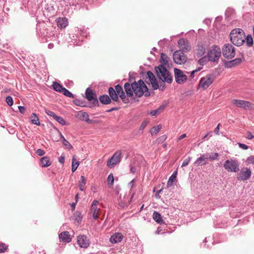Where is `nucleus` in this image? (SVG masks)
Masks as SVG:
<instances>
[{"instance_id":"nucleus-38","label":"nucleus","mask_w":254,"mask_h":254,"mask_svg":"<svg viewBox=\"0 0 254 254\" xmlns=\"http://www.w3.org/2000/svg\"><path fill=\"white\" fill-rule=\"evenodd\" d=\"M169 59V58L165 54L161 53V62L162 63L164 64H168Z\"/></svg>"},{"instance_id":"nucleus-57","label":"nucleus","mask_w":254,"mask_h":254,"mask_svg":"<svg viewBox=\"0 0 254 254\" xmlns=\"http://www.w3.org/2000/svg\"><path fill=\"white\" fill-rule=\"evenodd\" d=\"M254 137V136L250 132H248L247 133V138L249 139H252Z\"/></svg>"},{"instance_id":"nucleus-21","label":"nucleus","mask_w":254,"mask_h":254,"mask_svg":"<svg viewBox=\"0 0 254 254\" xmlns=\"http://www.w3.org/2000/svg\"><path fill=\"white\" fill-rule=\"evenodd\" d=\"M123 239V235L121 233H116L110 238V242L113 244L120 242Z\"/></svg>"},{"instance_id":"nucleus-47","label":"nucleus","mask_w":254,"mask_h":254,"mask_svg":"<svg viewBox=\"0 0 254 254\" xmlns=\"http://www.w3.org/2000/svg\"><path fill=\"white\" fill-rule=\"evenodd\" d=\"M219 155L218 153H211L208 157V159L210 160H214L217 159Z\"/></svg>"},{"instance_id":"nucleus-34","label":"nucleus","mask_w":254,"mask_h":254,"mask_svg":"<svg viewBox=\"0 0 254 254\" xmlns=\"http://www.w3.org/2000/svg\"><path fill=\"white\" fill-rule=\"evenodd\" d=\"M85 184L86 181L84 177L83 176H81L80 177V180L78 183L79 188L81 191H83L84 190Z\"/></svg>"},{"instance_id":"nucleus-49","label":"nucleus","mask_w":254,"mask_h":254,"mask_svg":"<svg viewBox=\"0 0 254 254\" xmlns=\"http://www.w3.org/2000/svg\"><path fill=\"white\" fill-rule=\"evenodd\" d=\"M246 162L247 164H254V156H250L248 157L246 160Z\"/></svg>"},{"instance_id":"nucleus-54","label":"nucleus","mask_w":254,"mask_h":254,"mask_svg":"<svg viewBox=\"0 0 254 254\" xmlns=\"http://www.w3.org/2000/svg\"><path fill=\"white\" fill-rule=\"evenodd\" d=\"M147 125V122L146 121L142 122L140 127H139V129L140 130L143 129L146 127Z\"/></svg>"},{"instance_id":"nucleus-45","label":"nucleus","mask_w":254,"mask_h":254,"mask_svg":"<svg viewBox=\"0 0 254 254\" xmlns=\"http://www.w3.org/2000/svg\"><path fill=\"white\" fill-rule=\"evenodd\" d=\"M207 60V59L206 58V57H203L198 60V63L201 66H203L206 64Z\"/></svg>"},{"instance_id":"nucleus-24","label":"nucleus","mask_w":254,"mask_h":254,"mask_svg":"<svg viewBox=\"0 0 254 254\" xmlns=\"http://www.w3.org/2000/svg\"><path fill=\"white\" fill-rule=\"evenodd\" d=\"M208 159V153H205L201 155L200 157L198 158L195 163L198 165L200 164L202 161H203V163L202 164L203 165H206L207 162L206 161Z\"/></svg>"},{"instance_id":"nucleus-56","label":"nucleus","mask_w":254,"mask_h":254,"mask_svg":"<svg viewBox=\"0 0 254 254\" xmlns=\"http://www.w3.org/2000/svg\"><path fill=\"white\" fill-rule=\"evenodd\" d=\"M18 109H19V112L22 114H23L25 111V107L23 106H19Z\"/></svg>"},{"instance_id":"nucleus-13","label":"nucleus","mask_w":254,"mask_h":254,"mask_svg":"<svg viewBox=\"0 0 254 254\" xmlns=\"http://www.w3.org/2000/svg\"><path fill=\"white\" fill-rule=\"evenodd\" d=\"M77 243L81 248H87L90 244L89 239L85 235H79L77 237Z\"/></svg>"},{"instance_id":"nucleus-63","label":"nucleus","mask_w":254,"mask_h":254,"mask_svg":"<svg viewBox=\"0 0 254 254\" xmlns=\"http://www.w3.org/2000/svg\"><path fill=\"white\" fill-rule=\"evenodd\" d=\"M203 22L205 23L207 25H208L210 24L209 20L208 19H205L204 20Z\"/></svg>"},{"instance_id":"nucleus-20","label":"nucleus","mask_w":254,"mask_h":254,"mask_svg":"<svg viewBox=\"0 0 254 254\" xmlns=\"http://www.w3.org/2000/svg\"><path fill=\"white\" fill-rule=\"evenodd\" d=\"M58 27L60 28L66 27L68 24V19L66 17H59L56 20Z\"/></svg>"},{"instance_id":"nucleus-64","label":"nucleus","mask_w":254,"mask_h":254,"mask_svg":"<svg viewBox=\"0 0 254 254\" xmlns=\"http://www.w3.org/2000/svg\"><path fill=\"white\" fill-rule=\"evenodd\" d=\"M133 183H134V180H132L131 181H130L129 183H128V185L131 188L133 187Z\"/></svg>"},{"instance_id":"nucleus-19","label":"nucleus","mask_w":254,"mask_h":254,"mask_svg":"<svg viewBox=\"0 0 254 254\" xmlns=\"http://www.w3.org/2000/svg\"><path fill=\"white\" fill-rule=\"evenodd\" d=\"M242 62L241 58H236L229 61H226L224 63L225 66L227 68H231L239 64Z\"/></svg>"},{"instance_id":"nucleus-31","label":"nucleus","mask_w":254,"mask_h":254,"mask_svg":"<svg viewBox=\"0 0 254 254\" xmlns=\"http://www.w3.org/2000/svg\"><path fill=\"white\" fill-rule=\"evenodd\" d=\"M100 102L103 104H109L111 103V98L107 95H103L99 97Z\"/></svg>"},{"instance_id":"nucleus-17","label":"nucleus","mask_w":254,"mask_h":254,"mask_svg":"<svg viewBox=\"0 0 254 254\" xmlns=\"http://www.w3.org/2000/svg\"><path fill=\"white\" fill-rule=\"evenodd\" d=\"M147 75L152 85V88L154 90H156L159 88V84L153 73L151 71H148L147 72Z\"/></svg>"},{"instance_id":"nucleus-3","label":"nucleus","mask_w":254,"mask_h":254,"mask_svg":"<svg viewBox=\"0 0 254 254\" xmlns=\"http://www.w3.org/2000/svg\"><path fill=\"white\" fill-rule=\"evenodd\" d=\"M155 71L159 79L167 83H171L173 81L172 76L167 68L162 64L155 67Z\"/></svg>"},{"instance_id":"nucleus-32","label":"nucleus","mask_w":254,"mask_h":254,"mask_svg":"<svg viewBox=\"0 0 254 254\" xmlns=\"http://www.w3.org/2000/svg\"><path fill=\"white\" fill-rule=\"evenodd\" d=\"M31 123L32 124L36 125L37 126L40 125L39 118L37 117L36 114L32 113L30 117Z\"/></svg>"},{"instance_id":"nucleus-28","label":"nucleus","mask_w":254,"mask_h":254,"mask_svg":"<svg viewBox=\"0 0 254 254\" xmlns=\"http://www.w3.org/2000/svg\"><path fill=\"white\" fill-rule=\"evenodd\" d=\"M197 54L200 56H202L206 52V49L204 45L202 43H199L197 46Z\"/></svg>"},{"instance_id":"nucleus-53","label":"nucleus","mask_w":254,"mask_h":254,"mask_svg":"<svg viewBox=\"0 0 254 254\" xmlns=\"http://www.w3.org/2000/svg\"><path fill=\"white\" fill-rule=\"evenodd\" d=\"M165 81H161L160 82V85H159V90L163 91L165 88Z\"/></svg>"},{"instance_id":"nucleus-9","label":"nucleus","mask_w":254,"mask_h":254,"mask_svg":"<svg viewBox=\"0 0 254 254\" xmlns=\"http://www.w3.org/2000/svg\"><path fill=\"white\" fill-rule=\"evenodd\" d=\"M252 172L249 168L244 167L241 169L240 172L237 174L238 181H246L250 179Z\"/></svg>"},{"instance_id":"nucleus-59","label":"nucleus","mask_w":254,"mask_h":254,"mask_svg":"<svg viewBox=\"0 0 254 254\" xmlns=\"http://www.w3.org/2000/svg\"><path fill=\"white\" fill-rule=\"evenodd\" d=\"M59 162L63 164L64 163V156H61L59 158Z\"/></svg>"},{"instance_id":"nucleus-55","label":"nucleus","mask_w":254,"mask_h":254,"mask_svg":"<svg viewBox=\"0 0 254 254\" xmlns=\"http://www.w3.org/2000/svg\"><path fill=\"white\" fill-rule=\"evenodd\" d=\"M238 145L241 148L244 150H247L248 148V146L247 145L243 143H239Z\"/></svg>"},{"instance_id":"nucleus-5","label":"nucleus","mask_w":254,"mask_h":254,"mask_svg":"<svg viewBox=\"0 0 254 254\" xmlns=\"http://www.w3.org/2000/svg\"><path fill=\"white\" fill-rule=\"evenodd\" d=\"M223 167L228 172H237L239 170V164L235 159H231L225 161Z\"/></svg>"},{"instance_id":"nucleus-6","label":"nucleus","mask_w":254,"mask_h":254,"mask_svg":"<svg viewBox=\"0 0 254 254\" xmlns=\"http://www.w3.org/2000/svg\"><path fill=\"white\" fill-rule=\"evenodd\" d=\"M215 79V76L213 74L206 75L199 80L198 88L203 90L207 89L214 82Z\"/></svg>"},{"instance_id":"nucleus-14","label":"nucleus","mask_w":254,"mask_h":254,"mask_svg":"<svg viewBox=\"0 0 254 254\" xmlns=\"http://www.w3.org/2000/svg\"><path fill=\"white\" fill-rule=\"evenodd\" d=\"M232 104L237 107L245 109H249L251 108V103L248 101L242 100L234 99Z\"/></svg>"},{"instance_id":"nucleus-7","label":"nucleus","mask_w":254,"mask_h":254,"mask_svg":"<svg viewBox=\"0 0 254 254\" xmlns=\"http://www.w3.org/2000/svg\"><path fill=\"white\" fill-rule=\"evenodd\" d=\"M222 53L226 59H232L235 56V48L231 44H226L222 48Z\"/></svg>"},{"instance_id":"nucleus-30","label":"nucleus","mask_w":254,"mask_h":254,"mask_svg":"<svg viewBox=\"0 0 254 254\" xmlns=\"http://www.w3.org/2000/svg\"><path fill=\"white\" fill-rule=\"evenodd\" d=\"M73 103L76 106L85 107H89L91 108L92 106H88L86 104V103L85 101L79 99H75L73 101Z\"/></svg>"},{"instance_id":"nucleus-27","label":"nucleus","mask_w":254,"mask_h":254,"mask_svg":"<svg viewBox=\"0 0 254 254\" xmlns=\"http://www.w3.org/2000/svg\"><path fill=\"white\" fill-rule=\"evenodd\" d=\"M153 219L158 224H162L164 223V221L162 219V217L161 214L157 212L154 211L153 213Z\"/></svg>"},{"instance_id":"nucleus-25","label":"nucleus","mask_w":254,"mask_h":254,"mask_svg":"<svg viewBox=\"0 0 254 254\" xmlns=\"http://www.w3.org/2000/svg\"><path fill=\"white\" fill-rule=\"evenodd\" d=\"M109 93L111 98L114 101H117L119 99L118 95L116 89H114L113 87H110L109 88Z\"/></svg>"},{"instance_id":"nucleus-48","label":"nucleus","mask_w":254,"mask_h":254,"mask_svg":"<svg viewBox=\"0 0 254 254\" xmlns=\"http://www.w3.org/2000/svg\"><path fill=\"white\" fill-rule=\"evenodd\" d=\"M7 249V246L2 243H0V253H4Z\"/></svg>"},{"instance_id":"nucleus-4","label":"nucleus","mask_w":254,"mask_h":254,"mask_svg":"<svg viewBox=\"0 0 254 254\" xmlns=\"http://www.w3.org/2000/svg\"><path fill=\"white\" fill-rule=\"evenodd\" d=\"M221 54V51L219 47L213 45L208 51L207 59L210 62L218 63Z\"/></svg>"},{"instance_id":"nucleus-18","label":"nucleus","mask_w":254,"mask_h":254,"mask_svg":"<svg viewBox=\"0 0 254 254\" xmlns=\"http://www.w3.org/2000/svg\"><path fill=\"white\" fill-rule=\"evenodd\" d=\"M115 89L117 92L118 96H119L120 97L123 102L125 103L128 102V99L126 97L125 93L123 91L122 87L120 85H117L115 86Z\"/></svg>"},{"instance_id":"nucleus-35","label":"nucleus","mask_w":254,"mask_h":254,"mask_svg":"<svg viewBox=\"0 0 254 254\" xmlns=\"http://www.w3.org/2000/svg\"><path fill=\"white\" fill-rule=\"evenodd\" d=\"M53 89L59 92L62 93L64 87H63L60 84L54 82L53 83Z\"/></svg>"},{"instance_id":"nucleus-15","label":"nucleus","mask_w":254,"mask_h":254,"mask_svg":"<svg viewBox=\"0 0 254 254\" xmlns=\"http://www.w3.org/2000/svg\"><path fill=\"white\" fill-rule=\"evenodd\" d=\"M99 202L98 200H94L93 201L90 207L93 218L95 220H97L99 218L100 208H98L97 207V205L99 204Z\"/></svg>"},{"instance_id":"nucleus-50","label":"nucleus","mask_w":254,"mask_h":254,"mask_svg":"<svg viewBox=\"0 0 254 254\" xmlns=\"http://www.w3.org/2000/svg\"><path fill=\"white\" fill-rule=\"evenodd\" d=\"M190 160V157L189 158L185 159L182 164V167H184L187 166L189 164Z\"/></svg>"},{"instance_id":"nucleus-11","label":"nucleus","mask_w":254,"mask_h":254,"mask_svg":"<svg viewBox=\"0 0 254 254\" xmlns=\"http://www.w3.org/2000/svg\"><path fill=\"white\" fill-rule=\"evenodd\" d=\"M184 52L180 50L175 51L173 54V60L175 63L181 64L187 61V58Z\"/></svg>"},{"instance_id":"nucleus-60","label":"nucleus","mask_w":254,"mask_h":254,"mask_svg":"<svg viewBox=\"0 0 254 254\" xmlns=\"http://www.w3.org/2000/svg\"><path fill=\"white\" fill-rule=\"evenodd\" d=\"M130 172L132 173H135V172L136 171V168L131 165L130 166Z\"/></svg>"},{"instance_id":"nucleus-42","label":"nucleus","mask_w":254,"mask_h":254,"mask_svg":"<svg viewBox=\"0 0 254 254\" xmlns=\"http://www.w3.org/2000/svg\"><path fill=\"white\" fill-rule=\"evenodd\" d=\"M176 177H174V176H171L168 180L167 186L168 187H171L173 186L174 182L176 181Z\"/></svg>"},{"instance_id":"nucleus-51","label":"nucleus","mask_w":254,"mask_h":254,"mask_svg":"<svg viewBox=\"0 0 254 254\" xmlns=\"http://www.w3.org/2000/svg\"><path fill=\"white\" fill-rule=\"evenodd\" d=\"M202 69V67H198L197 68V69H195V70H192V71H191L190 72V77L192 78L194 77V74L195 72H197V71H199L200 70H201Z\"/></svg>"},{"instance_id":"nucleus-29","label":"nucleus","mask_w":254,"mask_h":254,"mask_svg":"<svg viewBox=\"0 0 254 254\" xmlns=\"http://www.w3.org/2000/svg\"><path fill=\"white\" fill-rule=\"evenodd\" d=\"M166 106V104H163L161 105L159 107H158L157 109L155 110L151 111L149 114L152 116H156L157 114H160L161 113L165 108Z\"/></svg>"},{"instance_id":"nucleus-36","label":"nucleus","mask_w":254,"mask_h":254,"mask_svg":"<svg viewBox=\"0 0 254 254\" xmlns=\"http://www.w3.org/2000/svg\"><path fill=\"white\" fill-rule=\"evenodd\" d=\"M79 165V162L75 159V157L73 156L72 159V166H71V171L72 172L75 171L77 169V167Z\"/></svg>"},{"instance_id":"nucleus-33","label":"nucleus","mask_w":254,"mask_h":254,"mask_svg":"<svg viewBox=\"0 0 254 254\" xmlns=\"http://www.w3.org/2000/svg\"><path fill=\"white\" fill-rule=\"evenodd\" d=\"M245 42L247 46L249 47H252L253 45V39L252 36L249 34L246 37H245Z\"/></svg>"},{"instance_id":"nucleus-52","label":"nucleus","mask_w":254,"mask_h":254,"mask_svg":"<svg viewBox=\"0 0 254 254\" xmlns=\"http://www.w3.org/2000/svg\"><path fill=\"white\" fill-rule=\"evenodd\" d=\"M36 153L39 155V156H42L45 154V152L44 150L41 149H38L36 150Z\"/></svg>"},{"instance_id":"nucleus-61","label":"nucleus","mask_w":254,"mask_h":254,"mask_svg":"<svg viewBox=\"0 0 254 254\" xmlns=\"http://www.w3.org/2000/svg\"><path fill=\"white\" fill-rule=\"evenodd\" d=\"M47 114L49 116H51L52 117H53V118H54V117L55 116H56V115L55 114V113H54L52 111H49L47 113Z\"/></svg>"},{"instance_id":"nucleus-43","label":"nucleus","mask_w":254,"mask_h":254,"mask_svg":"<svg viewBox=\"0 0 254 254\" xmlns=\"http://www.w3.org/2000/svg\"><path fill=\"white\" fill-rule=\"evenodd\" d=\"M108 185L112 186L114 184V178L113 174L111 173L109 175L107 179Z\"/></svg>"},{"instance_id":"nucleus-16","label":"nucleus","mask_w":254,"mask_h":254,"mask_svg":"<svg viewBox=\"0 0 254 254\" xmlns=\"http://www.w3.org/2000/svg\"><path fill=\"white\" fill-rule=\"evenodd\" d=\"M178 45L180 48V51L184 52H187L190 49L188 41L184 38L180 39L178 42Z\"/></svg>"},{"instance_id":"nucleus-23","label":"nucleus","mask_w":254,"mask_h":254,"mask_svg":"<svg viewBox=\"0 0 254 254\" xmlns=\"http://www.w3.org/2000/svg\"><path fill=\"white\" fill-rule=\"evenodd\" d=\"M78 116L80 120L84 121L88 124H93L94 123L93 120L89 119V115L86 112H80Z\"/></svg>"},{"instance_id":"nucleus-10","label":"nucleus","mask_w":254,"mask_h":254,"mask_svg":"<svg viewBox=\"0 0 254 254\" xmlns=\"http://www.w3.org/2000/svg\"><path fill=\"white\" fill-rule=\"evenodd\" d=\"M85 97L94 106L98 105L96 94L89 87L87 88L85 91Z\"/></svg>"},{"instance_id":"nucleus-46","label":"nucleus","mask_w":254,"mask_h":254,"mask_svg":"<svg viewBox=\"0 0 254 254\" xmlns=\"http://www.w3.org/2000/svg\"><path fill=\"white\" fill-rule=\"evenodd\" d=\"M5 101L9 106H11L13 104L12 98L10 96H8L6 97Z\"/></svg>"},{"instance_id":"nucleus-41","label":"nucleus","mask_w":254,"mask_h":254,"mask_svg":"<svg viewBox=\"0 0 254 254\" xmlns=\"http://www.w3.org/2000/svg\"><path fill=\"white\" fill-rule=\"evenodd\" d=\"M64 96L70 97V98H74L73 94L70 92L69 91H68L67 89L65 88H64L63 91L62 92Z\"/></svg>"},{"instance_id":"nucleus-12","label":"nucleus","mask_w":254,"mask_h":254,"mask_svg":"<svg viewBox=\"0 0 254 254\" xmlns=\"http://www.w3.org/2000/svg\"><path fill=\"white\" fill-rule=\"evenodd\" d=\"M174 73L175 80L177 83L179 84H182L187 81V76L181 70L175 68L174 69Z\"/></svg>"},{"instance_id":"nucleus-58","label":"nucleus","mask_w":254,"mask_h":254,"mask_svg":"<svg viewBox=\"0 0 254 254\" xmlns=\"http://www.w3.org/2000/svg\"><path fill=\"white\" fill-rule=\"evenodd\" d=\"M219 127H220V124H219L217 127L215 128V130H214V132L216 134H219Z\"/></svg>"},{"instance_id":"nucleus-44","label":"nucleus","mask_w":254,"mask_h":254,"mask_svg":"<svg viewBox=\"0 0 254 254\" xmlns=\"http://www.w3.org/2000/svg\"><path fill=\"white\" fill-rule=\"evenodd\" d=\"M74 219L77 221V222H80L81 221L82 217L81 214L79 212H76L74 214Z\"/></svg>"},{"instance_id":"nucleus-8","label":"nucleus","mask_w":254,"mask_h":254,"mask_svg":"<svg viewBox=\"0 0 254 254\" xmlns=\"http://www.w3.org/2000/svg\"><path fill=\"white\" fill-rule=\"evenodd\" d=\"M122 152L120 150L117 151L113 156L108 160L107 166L110 168H113L121 160Z\"/></svg>"},{"instance_id":"nucleus-62","label":"nucleus","mask_w":254,"mask_h":254,"mask_svg":"<svg viewBox=\"0 0 254 254\" xmlns=\"http://www.w3.org/2000/svg\"><path fill=\"white\" fill-rule=\"evenodd\" d=\"M186 134L184 133V134H182V135H181L179 138H178V140H180L182 139H183L184 138L186 137Z\"/></svg>"},{"instance_id":"nucleus-22","label":"nucleus","mask_w":254,"mask_h":254,"mask_svg":"<svg viewBox=\"0 0 254 254\" xmlns=\"http://www.w3.org/2000/svg\"><path fill=\"white\" fill-rule=\"evenodd\" d=\"M60 241L64 242L69 243L71 240V238L67 231H64L59 235Z\"/></svg>"},{"instance_id":"nucleus-26","label":"nucleus","mask_w":254,"mask_h":254,"mask_svg":"<svg viewBox=\"0 0 254 254\" xmlns=\"http://www.w3.org/2000/svg\"><path fill=\"white\" fill-rule=\"evenodd\" d=\"M40 164L42 167H47L51 165V163L49 157H43L40 160Z\"/></svg>"},{"instance_id":"nucleus-2","label":"nucleus","mask_w":254,"mask_h":254,"mask_svg":"<svg viewBox=\"0 0 254 254\" xmlns=\"http://www.w3.org/2000/svg\"><path fill=\"white\" fill-rule=\"evenodd\" d=\"M245 34L243 29L235 28L230 33L231 42L235 46L239 47L245 43Z\"/></svg>"},{"instance_id":"nucleus-1","label":"nucleus","mask_w":254,"mask_h":254,"mask_svg":"<svg viewBox=\"0 0 254 254\" xmlns=\"http://www.w3.org/2000/svg\"><path fill=\"white\" fill-rule=\"evenodd\" d=\"M124 88L127 95L128 97H132L133 93L135 96L138 97H141L143 94L145 96L150 95V92L146 85L141 79L139 80L137 82L135 81L131 84L127 82L124 85Z\"/></svg>"},{"instance_id":"nucleus-37","label":"nucleus","mask_w":254,"mask_h":254,"mask_svg":"<svg viewBox=\"0 0 254 254\" xmlns=\"http://www.w3.org/2000/svg\"><path fill=\"white\" fill-rule=\"evenodd\" d=\"M61 137L63 140V144L65 147H66L67 149H69L72 148V146L71 145V144L65 139V138L61 133Z\"/></svg>"},{"instance_id":"nucleus-39","label":"nucleus","mask_w":254,"mask_h":254,"mask_svg":"<svg viewBox=\"0 0 254 254\" xmlns=\"http://www.w3.org/2000/svg\"><path fill=\"white\" fill-rule=\"evenodd\" d=\"M161 128V126L160 125L155 126L150 130V133L152 135L156 134L160 131Z\"/></svg>"},{"instance_id":"nucleus-40","label":"nucleus","mask_w":254,"mask_h":254,"mask_svg":"<svg viewBox=\"0 0 254 254\" xmlns=\"http://www.w3.org/2000/svg\"><path fill=\"white\" fill-rule=\"evenodd\" d=\"M54 119L62 125H65L66 122L62 117L56 115L54 117Z\"/></svg>"}]
</instances>
